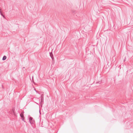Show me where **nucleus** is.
I'll use <instances>...</instances> for the list:
<instances>
[{
  "mask_svg": "<svg viewBox=\"0 0 133 133\" xmlns=\"http://www.w3.org/2000/svg\"><path fill=\"white\" fill-rule=\"evenodd\" d=\"M24 117H23V118H22V120L23 121H24Z\"/></svg>",
  "mask_w": 133,
  "mask_h": 133,
  "instance_id": "6",
  "label": "nucleus"
},
{
  "mask_svg": "<svg viewBox=\"0 0 133 133\" xmlns=\"http://www.w3.org/2000/svg\"><path fill=\"white\" fill-rule=\"evenodd\" d=\"M6 58V57L5 56H4L3 58H2V60L3 61H4L5 60Z\"/></svg>",
  "mask_w": 133,
  "mask_h": 133,
  "instance_id": "3",
  "label": "nucleus"
},
{
  "mask_svg": "<svg viewBox=\"0 0 133 133\" xmlns=\"http://www.w3.org/2000/svg\"><path fill=\"white\" fill-rule=\"evenodd\" d=\"M51 58L52 59V61H53L54 60V57H52Z\"/></svg>",
  "mask_w": 133,
  "mask_h": 133,
  "instance_id": "7",
  "label": "nucleus"
},
{
  "mask_svg": "<svg viewBox=\"0 0 133 133\" xmlns=\"http://www.w3.org/2000/svg\"><path fill=\"white\" fill-rule=\"evenodd\" d=\"M50 55V57L51 58L52 57H53V55L52 52H50L49 53Z\"/></svg>",
  "mask_w": 133,
  "mask_h": 133,
  "instance_id": "4",
  "label": "nucleus"
},
{
  "mask_svg": "<svg viewBox=\"0 0 133 133\" xmlns=\"http://www.w3.org/2000/svg\"><path fill=\"white\" fill-rule=\"evenodd\" d=\"M126 58L124 59V61H125Z\"/></svg>",
  "mask_w": 133,
  "mask_h": 133,
  "instance_id": "9",
  "label": "nucleus"
},
{
  "mask_svg": "<svg viewBox=\"0 0 133 133\" xmlns=\"http://www.w3.org/2000/svg\"><path fill=\"white\" fill-rule=\"evenodd\" d=\"M20 116L21 117V118H23V117H24L23 114L22 113L20 114Z\"/></svg>",
  "mask_w": 133,
  "mask_h": 133,
  "instance_id": "5",
  "label": "nucleus"
},
{
  "mask_svg": "<svg viewBox=\"0 0 133 133\" xmlns=\"http://www.w3.org/2000/svg\"><path fill=\"white\" fill-rule=\"evenodd\" d=\"M29 121L31 124H34L35 122V120L33 119V118L31 117H30L29 118Z\"/></svg>",
  "mask_w": 133,
  "mask_h": 133,
  "instance_id": "1",
  "label": "nucleus"
},
{
  "mask_svg": "<svg viewBox=\"0 0 133 133\" xmlns=\"http://www.w3.org/2000/svg\"><path fill=\"white\" fill-rule=\"evenodd\" d=\"M41 103L42 102H43V95H42L41 96Z\"/></svg>",
  "mask_w": 133,
  "mask_h": 133,
  "instance_id": "2",
  "label": "nucleus"
},
{
  "mask_svg": "<svg viewBox=\"0 0 133 133\" xmlns=\"http://www.w3.org/2000/svg\"><path fill=\"white\" fill-rule=\"evenodd\" d=\"M96 83H98L100 84L101 83L100 82H97Z\"/></svg>",
  "mask_w": 133,
  "mask_h": 133,
  "instance_id": "8",
  "label": "nucleus"
}]
</instances>
